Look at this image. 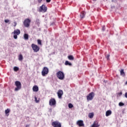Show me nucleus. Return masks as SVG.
Listing matches in <instances>:
<instances>
[{
	"label": "nucleus",
	"instance_id": "nucleus-1",
	"mask_svg": "<svg viewBox=\"0 0 127 127\" xmlns=\"http://www.w3.org/2000/svg\"><path fill=\"white\" fill-rule=\"evenodd\" d=\"M56 75L59 80H64V79H65V74H64V72L62 71H59L57 72Z\"/></svg>",
	"mask_w": 127,
	"mask_h": 127
},
{
	"label": "nucleus",
	"instance_id": "nucleus-2",
	"mask_svg": "<svg viewBox=\"0 0 127 127\" xmlns=\"http://www.w3.org/2000/svg\"><path fill=\"white\" fill-rule=\"evenodd\" d=\"M15 85L16 86V88H15V91L17 92L18 91H19L20 89H21V83L18 81H16L15 82Z\"/></svg>",
	"mask_w": 127,
	"mask_h": 127
},
{
	"label": "nucleus",
	"instance_id": "nucleus-3",
	"mask_svg": "<svg viewBox=\"0 0 127 127\" xmlns=\"http://www.w3.org/2000/svg\"><path fill=\"white\" fill-rule=\"evenodd\" d=\"M31 47L35 53L38 52L40 49L39 47L34 44H32Z\"/></svg>",
	"mask_w": 127,
	"mask_h": 127
},
{
	"label": "nucleus",
	"instance_id": "nucleus-4",
	"mask_svg": "<svg viewBox=\"0 0 127 127\" xmlns=\"http://www.w3.org/2000/svg\"><path fill=\"white\" fill-rule=\"evenodd\" d=\"M49 105L51 107H55L56 106V100L54 98H51L49 100Z\"/></svg>",
	"mask_w": 127,
	"mask_h": 127
},
{
	"label": "nucleus",
	"instance_id": "nucleus-5",
	"mask_svg": "<svg viewBox=\"0 0 127 127\" xmlns=\"http://www.w3.org/2000/svg\"><path fill=\"white\" fill-rule=\"evenodd\" d=\"M13 33L14 34L13 38L14 39H17V35L20 34V30L19 29H16L13 31Z\"/></svg>",
	"mask_w": 127,
	"mask_h": 127
},
{
	"label": "nucleus",
	"instance_id": "nucleus-6",
	"mask_svg": "<svg viewBox=\"0 0 127 127\" xmlns=\"http://www.w3.org/2000/svg\"><path fill=\"white\" fill-rule=\"evenodd\" d=\"M48 72H49V69H48V68L47 67H44L42 71V76H44L46 75H47L48 74Z\"/></svg>",
	"mask_w": 127,
	"mask_h": 127
},
{
	"label": "nucleus",
	"instance_id": "nucleus-7",
	"mask_svg": "<svg viewBox=\"0 0 127 127\" xmlns=\"http://www.w3.org/2000/svg\"><path fill=\"white\" fill-rule=\"evenodd\" d=\"M94 97H95V93L91 92L87 96V101H92L94 99Z\"/></svg>",
	"mask_w": 127,
	"mask_h": 127
},
{
	"label": "nucleus",
	"instance_id": "nucleus-8",
	"mask_svg": "<svg viewBox=\"0 0 127 127\" xmlns=\"http://www.w3.org/2000/svg\"><path fill=\"white\" fill-rule=\"evenodd\" d=\"M31 21L30 19L27 18L24 21V25L25 26V27H29V25H30V22Z\"/></svg>",
	"mask_w": 127,
	"mask_h": 127
},
{
	"label": "nucleus",
	"instance_id": "nucleus-9",
	"mask_svg": "<svg viewBox=\"0 0 127 127\" xmlns=\"http://www.w3.org/2000/svg\"><path fill=\"white\" fill-rule=\"evenodd\" d=\"M52 126L54 127H61V123L58 121H55L52 123Z\"/></svg>",
	"mask_w": 127,
	"mask_h": 127
},
{
	"label": "nucleus",
	"instance_id": "nucleus-10",
	"mask_svg": "<svg viewBox=\"0 0 127 127\" xmlns=\"http://www.w3.org/2000/svg\"><path fill=\"white\" fill-rule=\"evenodd\" d=\"M47 10V8L45 6V5H42L40 7L39 11H46Z\"/></svg>",
	"mask_w": 127,
	"mask_h": 127
},
{
	"label": "nucleus",
	"instance_id": "nucleus-11",
	"mask_svg": "<svg viewBox=\"0 0 127 127\" xmlns=\"http://www.w3.org/2000/svg\"><path fill=\"white\" fill-rule=\"evenodd\" d=\"M76 125L79 127H84V122L82 120H78L76 122Z\"/></svg>",
	"mask_w": 127,
	"mask_h": 127
},
{
	"label": "nucleus",
	"instance_id": "nucleus-12",
	"mask_svg": "<svg viewBox=\"0 0 127 127\" xmlns=\"http://www.w3.org/2000/svg\"><path fill=\"white\" fill-rule=\"evenodd\" d=\"M63 95V91L62 90H59L58 91V96L59 99H61L62 98V96Z\"/></svg>",
	"mask_w": 127,
	"mask_h": 127
},
{
	"label": "nucleus",
	"instance_id": "nucleus-13",
	"mask_svg": "<svg viewBox=\"0 0 127 127\" xmlns=\"http://www.w3.org/2000/svg\"><path fill=\"white\" fill-rule=\"evenodd\" d=\"M92 127H100V124H99V123L97 121H95L93 125L91 126Z\"/></svg>",
	"mask_w": 127,
	"mask_h": 127
},
{
	"label": "nucleus",
	"instance_id": "nucleus-14",
	"mask_svg": "<svg viewBox=\"0 0 127 127\" xmlns=\"http://www.w3.org/2000/svg\"><path fill=\"white\" fill-rule=\"evenodd\" d=\"M38 90H39L38 86L36 85L33 86V92H38Z\"/></svg>",
	"mask_w": 127,
	"mask_h": 127
},
{
	"label": "nucleus",
	"instance_id": "nucleus-15",
	"mask_svg": "<svg viewBox=\"0 0 127 127\" xmlns=\"http://www.w3.org/2000/svg\"><path fill=\"white\" fill-rule=\"evenodd\" d=\"M112 115V111L111 110H108L106 112V116L109 117V116H111Z\"/></svg>",
	"mask_w": 127,
	"mask_h": 127
},
{
	"label": "nucleus",
	"instance_id": "nucleus-16",
	"mask_svg": "<svg viewBox=\"0 0 127 127\" xmlns=\"http://www.w3.org/2000/svg\"><path fill=\"white\" fill-rule=\"evenodd\" d=\"M120 74L122 77H125V76H126V73H125V71H124V69H121L120 71Z\"/></svg>",
	"mask_w": 127,
	"mask_h": 127
},
{
	"label": "nucleus",
	"instance_id": "nucleus-17",
	"mask_svg": "<svg viewBox=\"0 0 127 127\" xmlns=\"http://www.w3.org/2000/svg\"><path fill=\"white\" fill-rule=\"evenodd\" d=\"M86 15V13L84 11L81 13L80 14V18H84L85 17V16Z\"/></svg>",
	"mask_w": 127,
	"mask_h": 127
},
{
	"label": "nucleus",
	"instance_id": "nucleus-18",
	"mask_svg": "<svg viewBox=\"0 0 127 127\" xmlns=\"http://www.w3.org/2000/svg\"><path fill=\"white\" fill-rule=\"evenodd\" d=\"M65 65L66 66H72V64L69 62V61H66L65 62Z\"/></svg>",
	"mask_w": 127,
	"mask_h": 127
},
{
	"label": "nucleus",
	"instance_id": "nucleus-19",
	"mask_svg": "<svg viewBox=\"0 0 127 127\" xmlns=\"http://www.w3.org/2000/svg\"><path fill=\"white\" fill-rule=\"evenodd\" d=\"M67 58L68 59H69V60H70V61H73L74 59V57L72 55L68 56L67 57Z\"/></svg>",
	"mask_w": 127,
	"mask_h": 127
},
{
	"label": "nucleus",
	"instance_id": "nucleus-20",
	"mask_svg": "<svg viewBox=\"0 0 127 127\" xmlns=\"http://www.w3.org/2000/svg\"><path fill=\"white\" fill-rule=\"evenodd\" d=\"M10 112V110L9 109H7V110H5V114L7 115V116H9V112Z\"/></svg>",
	"mask_w": 127,
	"mask_h": 127
},
{
	"label": "nucleus",
	"instance_id": "nucleus-21",
	"mask_svg": "<svg viewBox=\"0 0 127 127\" xmlns=\"http://www.w3.org/2000/svg\"><path fill=\"white\" fill-rule=\"evenodd\" d=\"M24 39L25 40H28V34H24Z\"/></svg>",
	"mask_w": 127,
	"mask_h": 127
},
{
	"label": "nucleus",
	"instance_id": "nucleus-22",
	"mask_svg": "<svg viewBox=\"0 0 127 127\" xmlns=\"http://www.w3.org/2000/svg\"><path fill=\"white\" fill-rule=\"evenodd\" d=\"M23 59V57H22V55H20L18 57V60L19 61H22Z\"/></svg>",
	"mask_w": 127,
	"mask_h": 127
},
{
	"label": "nucleus",
	"instance_id": "nucleus-23",
	"mask_svg": "<svg viewBox=\"0 0 127 127\" xmlns=\"http://www.w3.org/2000/svg\"><path fill=\"white\" fill-rule=\"evenodd\" d=\"M88 117L89 118H90V119H93L94 117V113H89L88 115Z\"/></svg>",
	"mask_w": 127,
	"mask_h": 127
},
{
	"label": "nucleus",
	"instance_id": "nucleus-24",
	"mask_svg": "<svg viewBox=\"0 0 127 127\" xmlns=\"http://www.w3.org/2000/svg\"><path fill=\"white\" fill-rule=\"evenodd\" d=\"M36 23L38 25H39V24H40V21L39 20V19H36Z\"/></svg>",
	"mask_w": 127,
	"mask_h": 127
},
{
	"label": "nucleus",
	"instance_id": "nucleus-25",
	"mask_svg": "<svg viewBox=\"0 0 127 127\" xmlns=\"http://www.w3.org/2000/svg\"><path fill=\"white\" fill-rule=\"evenodd\" d=\"M19 69V68L18 67H17V66H15V67H14V68H13L14 71H18Z\"/></svg>",
	"mask_w": 127,
	"mask_h": 127
},
{
	"label": "nucleus",
	"instance_id": "nucleus-26",
	"mask_svg": "<svg viewBox=\"0 0 127 127\" xmlns=\"http://www.w3.org/2000/svg\"><path fill=\"white\" fill-rule=\"evenodd\" d=\"M68 108L69 109H72V108H73V104H71V103H69L68 104Z\"/></svg>",
	"mask_w": 127,
	"mask_h": 127
},
{
	"label": "nucleus",
	"instance_id": "nucleus-27",
	"mask_svg": "<svg viewBox=\"0 0 127 127\" xmlns=\"http://www.w3.org/2000/svg\"><path fill=\"white\" fill-rule=\"evenodd\" d=\"M119 105L120 107H123V106H125V104H124L123 103H122V102H120L119 104Z\"/></svg>",
	"mask_w": 127,
	"mask_h": 127
},
{
	"label": "nucleus",
	"instance_id": "nucleus-28",
	"mask_svg": "<svg viewBox=\"0 0 127 127\" xmlns=\"http://www.w3.org/2000/svg\"><path fill=\"white\" fill-rule=\"evenodd\" d=\"M37 42H38V44H39V45H41V40H38Z\"/></svg>",
	"mask_w": 127,
	"mask_h": 127
},
{
	"label": "nucleus",
	"instance_id": "nucleus-29",
	"mask_svg": "<svg viewBox=\"0 0 127 127\" xmlns=\"http://www.w3.org/2000/svg\"><path fill=\"white\" fill-rule=\"evenodd\" d=\"M106 58L107 60H110V55H108L106 57Z\"/></svg>",
	"mask_w": 127,
	"mask_h": 127
},
{
	"label": "nucleus",
	"instance_id": "nucleus-30",
	"mask_svg": "<svg viewBox=\"0 0 127 127\" xmlns=\"http://www.w3.org/2000/svg\"><path fill=\"white\" fill-rule=\"evenodd\" d=\"M4 22H5V23H7L8 22H9V20L6 19L4 20Z\"/></svg>",
	"mask_w": 127,
	"mask_h": 127
},
{
	"label": "nucleus",
	"instance_id": "nucleus-31",
	"mask_svg": "<svg viewBox=\"0 0 127 127\" xmlns=\"http://www.w3.org/2000/svg\"><path fill=\"white\" fill-rule=\"evenodd\" d=\"M105 29H106V27L105 26H104L102 27V31H105Z\"/></svg>",
	"mask_w": 127,
	"mask_h": 127
},
{
	"label": "nucleus",
	"instance_id": "nucleus-32",
	"mask_svg": "<svg viewBox=\"0 0 127 127\" xmlns=\"http://www.w3.org/2000/svg\"><path fill=\"white\" fill-rule=\"evenodd\" d=\"M35 101L36 103H38V100H37V98L36 97H35Z\"/></svg>",
	"mask_w": 127,
	"mask_h": 127
},
{
	"label": "nucleus",
	"instance_id": "nucleus-33",
	"mask_svg": "<svg viewBox=\"0 0 127 127\" xmlns=\"http://www.w3.org/2000/svg\"><path fill=\"white\" fill-rule=\"evenodd\" d=\"M125 98H127V92L125 93Z\"/></svg>",
	"mask_w": 127,
	"mask_h": 127
},
{
	"label": "nucleus",
	"instance_id": "nucleus-34",
	"mask_svg": "<svg viewBox=\"0 0 127 127\" xmlns=\"http://www.w3.org/2000/svg\"><path fill=\"white\" fill-rule=\"evenodd\" d=\"M25 127H30V124L26 125Z\"/></svg>",
	"mask_w": 127,
	"mask_h": 127
},
{
	"label": "nucleus",
	"instance_id": "nucleus-35",
	"mask_svg": "<svg viewBox=\"0 0 127 127\" xmlns=\"http://www.w3.org/2000/svg\"><path fill=\"white\" fill-rule=\"evenodd\" d=\"M38 1L39 3H40V2H41V1H42V0H38Z\"/></svg>",
	"mask_w": 127,
	"mask_h": 127
},
{
	"label": "nucleus",
	"instance_id": "nucleus-36",
	"mask_svg": "<svg viewBox=\"0 0 127 127\" xmlns=\"http://www.w3.org/2000/svg\"><path fill=\"white\" fill-rule=\"evenodd\" d=\"M47 2H50L51 1V0H46Z\"/></svg>",
	"mask_w": 127,
	"mask_h": 127
},
{
	"label": "nucleus",
	"instance_id": "nucleus-37",
	"mask_svg": "<svg viewBox=\"0 0 127 127\" xmlns=\"http://www.w3.org/2000/svg\"><path fill=\"white\" fill-rule=\"evenodd\" d=\"M120 95H123V93L120 92Z\"/></svg>",
	"mask_w": 127,
	"mask_h": 127
},
{
	"label": "nucleus",
	"instance_id": "nucleus-38",
	"mask_svg": "<svg viewBox=\"0 0 127 127\" xmlns=\"http://www.w3.org/2000/svg\"><path fill=\"white\" fill-rule=\"evenodd\" d=\"M125 85H127V81L126 82Z\"/></svg>",
	"mask_w": 127,
	"mask_h": 127
},
{
	"label": "nucleus",
	"instance_id": "nucleus-39",
	"mask_svg": "<svg viewBox=\"0 0 127 127\" xmlns=\"http://www.w3.org/2000/svg\"><path fill=\"white\" fill-rule=\"evenodd\" d=\"M93 0V1H95V0Z\"/></svg>",
	"mask_w": 127,
	"mask_h": 127
}]
</instances>
